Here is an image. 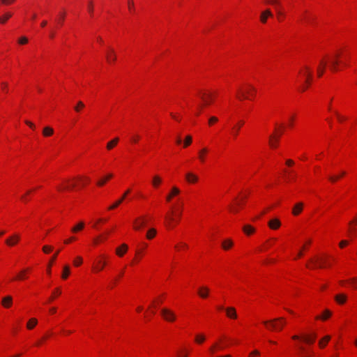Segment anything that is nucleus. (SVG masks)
Here are the masks:
<instances>
[{
	"instance_id": "obj_1",
	"label": "nucleus",
	"mask_w": 357,
	"mask_h": 357,
	"mask_svg": "<svg viewBox=\"0 0 357 357\" xmlns=\"http://www.w3.org/2000/svg\"><path fill=\"white\" fill-rule=\"evenodd\" d=\"M344 50L342 48L337 50L333 54L326 55L321 58L316 68V75L320 78L324 74L327 65L332 73H336L340 70V65L344 56Z\"/></svg>"
},
{
	"instance_id": "obj_2",
	"label": "nucleus",
	"mask_w": 357,
	"mask_h": 357,
	"mask_svg": "<svg viewBox=\"0 0 357 357\" xmlns=\"http://www.w3.org/2000/svg\"><path fill=\"white\" fill-rule=\"evenodd\" d=\"M297 81L303 89L313 86L315 82L313 69L307 64L301 67L298 73Z\"/></svg>"
},
{
	"instance_id": "obj_3",
	"label": "nucleus",
	"mask_w": 357,
	"mask_h": 357,
	"mask_svg": "<svg viewBox=\"0 0 357 357\" xmlns=\"http://www.w3.org/2000/svg\"><path fill=\"white\" fill-rule=\"evenodd\" d=\"M286 324L284 317H278L273 319L264 321V324L267 326L271 331H281Z\"/></svg>"
},
{
	"instance_id": "obj_4",
	"label": "nucleus",
	"mask_w": 357,
	"mask_h": 357,
	"mask_svg": "<svg viewBox=\"0 0 357 357\" xmlns=\"http://www.w3.org/2000/svg\"><path fill=\"white\" fill-rule=\"evenodd\" d=\"M105 59L107 63L109 66H114L117 61V54L112 46H107L104 52Z\"/></svg>"
},
{
	"instance_id": "obj_5",
	"label": "nucleus",
	"mask_w": 357,
	"mask_h": 357,
	"mask_svg": "<svg viewBox=\"0 0 357 357\" xmlns=\"http://www.w3.org/2000/svg\"><path fill=\"white\" fill-rule=\"evenodd\" d=\"M161 314L163 319L168 322H174L176 319V314L168 308H162L161 310Z\"/></svg>"
},
{
	"instance_id": "obj_6",
	"label": "nucleus",
	"mask_w": 357,
	"mask_h": 357,
	"mask_svg": "<svg viewBox=\"0 0 357 357\" xmlns=\"http://www.w3.org/2000/svg\"><path fill=\"white\" fill-rule=\"evenodd\" d=\"M316 338V334H312L309 335L299 336L298 335H294L292 336V339L294 340H303L306 344H312L314 342Z\"/></svg>"
},
{
	"instance_id": "obj_7",
	"label": "nucleus",
	"mask_w": 357,
	"mask_h": 357,
	"mask_svg": "<svg viewBox=\"0 0 357 357\" xmlns=\"http://www.w3.org/2000/svg\"><path fill=\"white\" fill-rule=\"evenodd\" d=\"M146 223V218L145 216H140L135 218L133 221V228L136 231L142 229Z\"/></svg>"
},
{
	"instance_id": "obj_8",
	"label": "nucleus",
	"mask_w": 357,
	"mask_h": 357,
	"mask_svg": "<svg viewBox=\"0 0 357 357\" xmlns=\"http://www.w3.org/2000/svg\"><path fill=\"white\" fill-rule=\"evenodd\" d=\"M273 17V14L269 8H267L260 13L259 22L262 24H266L268 20Z\"/></svg>"
},
{
	"instance_id": "obj_9",
	"label": "nucleus",
	"mask_w": 357,
	"mask_h": 357,
	"mask_svg": "<svg viewBox=\"0 0 357 357\" xmlns=\"http://www.w3.org/2000/svg\"><path fill=\"white\" fill-rule=\"evenodd\" d=\"M198 96L202 100L204 104H209L213 98V94L208 91H202L198 94Z\"/></svg>"
},
{
	"instance_id": "obj_10",
	"label": "nucleus",
	"mask_w": 357,
	"mask_h": 357,
	"mask_svg": "<svg viewBox=\"0 0 357 357\" xmlns=\"http://www.w3.org/2000/svg\"><path fill=\"white\" fill-rule=\"evenodd\" d=\"M325 261L326 260L323 258L312 259H310V261L312 264L311 268H324L325 266V265H324ZM307 266L310 268V266L308 264H307Z\"/></svg>"
},
{
	"instance_id": "obj_11",
	"label": "nucleus",
	"mask_w": 357,
	"mask_h": 357,
	"mask_svg": "<svg viewBox=\"0 0 357 357\" xmlns=\"http://www.w3.org/2000/svg\"><path fill=\"white\" fill-rule=\"evenodd\" d=\"M275 12L278 22H282L285 20L287 14L283 6L281 8H277V9L275 10Z\"/></svg>"
},
{
	"instance_id": "obj_12",
	"label": "nucleus",
	"mask_w": 357,
	"mask_h": 357,
	"mask_svg": "<svg viewBox=\"0 0 357 357\" xmlns=\"http://www.w3.org/2000/svg\"><path fill=\"white\" fill-rule=\"evenodd\" d=\"M20 238V236L18 234H14L6 240V243L9 246H13L19 241Z\"/></svg>"
},
{
	"instance_id": "obj_13",
	"label": "nucleus",
	"mask_w": 357,
	"mask_h": 357,
	"mask_svg": "<svg viewBox=\"0 0 357 357\" xmlns=\"http://www.w3.org/2000/svg\"><path fill=\"white\" fill-rule=\"evenodd\" d=\"M130 190L129 189L127 190L122 195V197L119 198V199H118L114 204H113L112 206L109 207V209L112 210L118 207L123 202V200L125 199L126 196L130 193Z\"/></svg>"
},
{
	"instance_id": "obj_14",
	"label": "nucleus",
	"mask_w": 357,
	"mask_h": 357,
	"mask_svg": "<svg viewBox=\"0 0 357 357\" xmlns=\"http://www.w3.org/2000/svg\"><path fill=\"white\" fill-rule=\"evenodd\" d=\"M179 193L180 190L177 187L173 186L171 189L170 192L166 197L167 202H170L172 197L178 195Z\"/></svg>"
},
{
	"instance_id": "obj_15",
	"label": "nucleus",
	"mask_w": 357,
	"mask_h": 357,
	"mask_svg": "<svg viewBox=\"0 0 357 357\" xmlns=\"http://www.w3.org/2000/svg\"><path fill=\"white\" fill-rule=\"evenodd\" d=\"M236 97L242 100L245 99H250L251 98V93L249 92V91H238V93L236 95Z\"/></svg>"
},
{
	"instance_id": "obj_16",
	"label": "nucleus",
	"mask_w": 357,
	"mask_h": 357,
	"mask_svg": "<svg viewBox=\"0 0 357 357\" xmlns=\"http://www.w3.org/2000/svg\"><path fill=\"white\" fill-rule=\"evenodd\" d=\"M208 152V150L206 147L202 148L198 151V159L200 160L201 162L204 163L205 162L206 156Z\"/></svg>"
},
{
	"instance_id": "obj_17",
	"label": "nucleus",
	"mask_w": 357,
	"mask_h": 357,
	"mask_svg": "<svg viewBox=\"0 0 357 357\" xmlns=\"http://www.w3.org/2000/svg\"><path fill=\"white\" fill-rule=\"evenodd\" d=\"M264 3L273 6L275 10H276L277 8L283 6L280 0H265Z\"/></svg>"
},
{
	"instance_id": "obj_18",
	"label": "nucleus",
	"mask_w": 357,
	"mask_h": 357,
	"mask_svg": "<svg viewBox=\"0 0 357 357\" xmlns=\"http://www.w3.org/2000/svg\"><path fill=\"white\" fill-rule=\"evenodd\" d=\"M13 16V13L11 12H6L2 15L0 16V24L3 25L5 24L10 18H11Z\"/></svg>"
},
{
	"instance_id": "obj_19",
	"label": "nucleus",
	"mask_w": 357,
	"mask_h": 357,
	"mask_svg": "<svg viewBox=\"0 0 357 357\" xmlns=\"http://www.w3.org/2000/svg\"><path fill=\"white\" fill-rule=\"evenodd\" d=\"M185 178L190 183H195L198 181V176L192 172H188L185 174Z\"/></svg>"
},
{
	"instance_id": "obj_20",
	"label": "nucleus",
	"mask_w": 357,
	"mask_h": 357,
	"mask_svg": "<svg viewBox=\"0 0 357 357\" xmlns=\"http://www.w3.org/2000/svg\"><path fill=\"white\" fill-rule=\"evenodd\" d=\"M225 310H226L227 316L229 318H231V319H236L237 318L236 311L234 307H229L226 308Z\"/></svg>"
},
{
	"instance_id": "obj_21",
	"label": "nucleus",
	"mask_w": 357,
	"mask_h": 357,
	"mask_svg": "<svg viewBox=\"0 0 357 357\" xmlns=\"http://www.w3.org/2000/svg\"><path fill=\"white\" fill-rule=\"evenodd\" d=\"M209 293V289L207 287H202L198 290L199 296L202 298L208 297Z\"/></svg>"
},
{
	"instance_id": "obj_22",
	"label": "nucleus",
	"mask_w": 357,
	"mask_h": 357,
	"mask_svg": "<svg viewBox=\"0 0 357 357\" xmlns=\"http://www.w3.org/2000/svg\"><path fill=\"white\" fill-rule=\"evenodd\" d=\"M280 225H281L280 221L277 218L271 220L268 222V226L272 229H277L278 228H279L280 227Z\"/></svg>"
},
{
	"instance_id": "obj_23",
	"label": "nucleus",
	"mask_w": 357,
	"mask_h": 357,
	"mask_svg": "<svg viewBox=\"0 0 357 357\" xmlns=\"http://www.w3.org/2000/svg\"><path fill=\"white\" fill-rule=\"evenodd\" d=\"M303 207V204L302 202H298L295 204L293 208L292 213L294 215H298L302 211Z\"/></svg>"
},
{
	"instance_id": "obj_24",
	"label": "nucleus",
	"mask_w": 357,
	"mask_h": 357,
	"mask_svg": "<svg viewBox=\"0 0 357 357\" xmlns=\"http://www.w3.org/2000/svg\"><path fill=\"white\" fill-rule=\"evenodd\" d=\"M128 250V245L125 243L122 244L121 247L117 248L116 253L118 256L122 257Z\"/></svg>"
},
{
	"instance_id": "obj_25",
	"label": "nucleus",
	"mask_w": 357,
	"mask_h": 357,
	"mask_svg": "<svg viewBox=\"0 0 357 357\" xmlns=\"http://www.w3.org/2000/svg\"><path fill=\"white\" fill-rule=\"evenodd\" d=\"M13 303V298L10 296H7L2 298L1 304L5 307H10Z\"/></svg>"
},
{
	"instance_id": "obj_26",
	"label": "nucleus",
	"mask_w": 357,
	"mask_h": 357,
	"mask_svg": "<svg viewBox=\"0 0 357 357\" xmlns=\"http://www.w3.org/2000/svg\"><path fill=\"white\" fill-rule=\"evenodd\" d=\"M127 6L128 12L130 14H135L136 11L135 4L134 0H127Z\"/></svg>"
},
{
	"instance_id": "obj_27",
	"label": "nucleus",
	"mask_w": 357,
	"mask_h": 357,
	"mask_svg": "<svg viewBox=\"0 0 357 357\" xmlns=\"http://www.w3.org/2000/svg\"><path fill=\"white\" fill-rule=\"evenodd\" d=\"M106 262L104 261H102L101 259H98L96 261V264L94 266V269L96 271H100L104 268V266H105Z\"/></svg>"
},
{
	"instance_id": "obj_28",
	"label": "nucleus",
	"mask_w": 357,
	"mask_h": 357,
	"mask_svg": "<svg viewBox=\"0 0 357 357\" xmlns=\"http://www.w3.org/2000/svg\"><path fill=\"white\" fill-rule=\"evenodd\" d=\"M280 136L275 137L274 135L269 137V144L271 147L275 148L277 146Z\"/></svg>"
},
{
	"instance_id": "obj_29",
	"label": "nucleus",
	"mask_w": 357,
	"mask_h": 357,
	"mask_svg": "<svg viewBox=\"0 0 357 357\" xmlns=\"http://www.w3.org/2000/svg\"><path fill=\"white\" fill-rule=\"evenodd\" d=\"M75 186V183H69V181L66 180L64 181V185L62 188H59V190H70Z\"/></svg>"
},
{
	"instance_id": "obj_30",
	"label": "nucleus",
	"mask_w": 357,
	"mask_h": 357,
	"mask_svg": "<svg viewBox=\"0 0 357 357\" xmlns=\"http://www.w3.org/2000/svg\"><path fill=\"white\" fill-rule=\"evenodd\" d=\"M335 300L339 304H344L347 301V296L345 294H337L335 296Z\"/></svg>"
},
{
	"instance_id": "obj_31",
	"label": "nucleus",
	"mask_w": 357,
	"mask_h": 357,
	"mask_svg": "<svg viewBox=\"0 0 357 357\" xmlns=\"http://www.w3.org/2000/svg\"><path fill=\"white\" fill-rule=\"evenodd\" d=\"M233 245V241L231 239H226L223 241L222 247L224 250H227Z\"/></svg>"
},
{
	"instance_id": "obj_32",
	"label": "nucleus",
	"mask_w": 357,
	"mask_h": 357,
	"mask_svg": "<svg viewBox=\"0 0 357 357\" xmlns=\"http://www.w3.org/2000/svg\"><path fill=\"white\" fill-rule=\"evenodd\" d=\"M87 11L91 17L93 15L94 3L92 0L89 1L87 3Z\"/></svg>"
},
{
	"instance_id": "obj_33",
	"label": "nucleus",
	"mask_w": 357,
	"mask_h": 357,
	"mask_svg": "<svg viewBox=\"0 0 357 357\" xmlns=\"http://www.w3.org/2000/svg\"><path fill=\"white\" fill-rule=\"evenodd\" d=\"M84 227V223L83 222H79L71 229V231L73 233H76L81 231Z\"/></svg>"
},
{
	"instance_id": "obj_34",
	"label": "nucleus",
	"mask_w": 357,
	"mask_h": 357,
	"mask_svg": "<svg viewBox=\"0 0 357 357\" xmlns=\"http://www.w3.org/2000/svg\"><path fill=\"white\" fill-rule=\"evenodd\" d=\"M66 18V13L61 12L59 14L57 18L56 19V21L59 25H63Z\"/></svg>"
},
{
	"instance_id": "obj_35",
	"label": "nucleus",
	"mask_w": 357,
	"mask_h": 357,
	"mask_svg": "<svg viewBox=\"0 0 357 357\" xmlns=\"http://www.w3.org/2000/svg\"><path fill=\"white\" fill-rule=\"evenodd\" d=\"M54 133V130L51 127L47 126L45 127L43 130V134L45 137H49L52 135Z\"/></svg>"
},
{
	"instance_id": "obj_36",
	"label": "nucleus",
	"mask_w": 357,
	"mask_h": 357,
	"mask_svg": "<svg viewBox=\"0 0 357 357\" xmlns=\"http://www.w3.org/2000/svg\"><path fill=\"white\" fill-rule=\"evenodd\" d=\"M37 323H38V321L36 319L31 318L29 320V321L26 324V327L28 329L31 330L36 326Z\"/></svg>"
},
{
	"instance_id": "obj_37",
	"label": "nucleus",
	"mask_w": 357,
	"mask_h": 357,
	"mask_svg": "<svg viewBox=\"0 0 357 357\" xmlns=\"http://www.w3.org/2000/svg\"><path fill=\"white\" fill-rule=\"evenodd\" d=\"M243 230L247 235H250L255 232V228L249 225H245Z\"/></svg>"
},
{
	"instance_id": "obj_38",
	"label": "nucleus",
	"mask_w": 357,
	"mask_h": 357,
	"mask_svg": "<svg viewBox=\"0 0 357 357\" xmlns=\"http://www.w3.org/2000/svg\"><path fill=\"white\" fill-rule=\"evenodd\" d=\"M162 183V178L158 175H155L153 178L152 184L156 188Z\"/></svg>"
},
{
	"instance_id": "obj_39",
	"label": "nucleus",
	"mask_w": 357,
	"mask_h": 357,
	"mask_svg": "<svg viewBox=\"0 0 357 357\" xmlns=\"http://www.w3.org/2000/svg\"><path fill=\"white\" fill-rule=\"evenodd\" d=\"M331 340V337L329 335L325 336L324 338L319 340V345L320 347L323 348L326 346V344Z\"/></svg>"
},
{
	"instance_id": "obj_40",
	"label": "nucleus",
	"mask_w": 357,
	"mask_h": 357,
	"mask_svg": "<svg viewBox=\"0 0 357 357\" xmlns=\"http://www.w3.org/2000/svg\"><path fill=\"white\" fill-rule=\"evenodd\" d=\"M112 176H113V175L112 174H109L107 175V176L105 178H103L102 179L98 181L97 184L99 186H102L103 185H105V183L107 182V181L110 179L111 178H112Z\"/></svg>"
},
{
	"instance_id": "obj_41",
	"label": "nucleus",
	"mask_w": 357,
	"mask_h": 357,
	"mask_svg": "<svg viewBox=\"0 0 357 357\" xmlns=\"http://www.w3.org/2000/svg\"><path fill=\"white\" fill-rule=\"evenodd\" d=\"M345 172H342L340 175H338V176H330L328 177V179L332 183H335L336 182L341 176H343L345 175Z\"/></svg>"
},
{
	"instance_id": "obj_42",
	"label": "nucleus",
	"mask_w": 357,
	"mask_h": 357,
	"mask_svg": "<svg viewBox=\"0 0 357 357\" xmlns=\"http://www.w3.org/2000/svg\"><path fill=\"white\" fill-rule=\"evenodd\" d=\"M156 234V230L153 228L148 230L146 233V238L148 239H152Z\"/></svg>"
},
{
	"instance_id": "obj_43",
	"label": "nucleus",
	"mask_w": 357,
	"mask_h": 357,
	"mask_svg": "<svg viewBox=\"0 0 357 357\" xmlns=\"http://www.w3.org/2000/svg\"><path fill=\"white\" fill-rule=\"evenodd\" d=\"M174 212L172 211V213L170 215H167L165 218L167 221V227H171L172 226V223L174 221V219L172 216Z\"/></svg>"
},
{
	"instance_id": "obj_44",
	"label": "nucleus",
	"mask_w": 357,
	"mask_h": 357,
	"mask_svg": "<svg viewBox=\"0 0 357 357\" xmlns=\"http://www.w3.org/2000/svg\"><path fill=\"white\" fill-rule=\"evenodd\" d=\"M59 250H58L55 255L54 256H52V257L51 258L50 262H49V265H48V268H47V273L49 274H50L51 273V266L52 265V263H54V261L56 259V257H57V255L59 254Z\"/></svg>"
},
{
	"instance_id": "obj_45",
	"label": "nucleus",
	"mask_w": 357,
	"mask_h": 357,
	"mask_svg": "<svg viewBox=\"0 0 357 357\" xmlns=\"http://www.w3.org/2000/svg\"><path fill=\"white\" fill-rule=\"evenodd\" d=\"M119 142V138L116 137L113 140L109 142L107 144V149H112Z\"/></svg>"
},
{
	"instance_id": "obj_46",
	"label": "nucleus",
	"mask_w": 357,
	"mask_h": 357,
	"mask_svg": "<svg viewBox=\"0 0 357 357\" xmlns=\"http://www.w3.org/2000/svg\"><path fill=\"white\" fill-rule=\"evenodd\" d=\"M17 43L20 45H26L29 43V39L26 36H22L18 38Z\"/></svg>"
},
{
	"instance_id": "obj_47",
	"label": "nucleus",
	"mask_w": 357,
	"mask_h": 357,
	"mask_svg": "<svg viewBox=\"0 0 357 357\" xmlns=\"http://www.w3.org/2000/svg\"><path fill=\"white\" fill-rule=\"evenodd\" d=\"M70 274V268L68 266H65L63 267V273H62V278L63 279H66L68 275Z\"/></svg>"
},
{
	"instance_id": "obj_48",
	"label": "nucleus",
	"mask_w": 357,
	"mask_h": 357,
	"mask_svg": "<svg viewBox=\"0 0 357 357\" xmlns=\"http://www.w3.org/2000/svg\"><path fill=\"white\" fill-rule=\"evenodd\" d=\"M298 348L301 355H303V356H305V357L310 356V354H309L307 350L303 346L299 345L298 347Z\"/></svg>"
},
{
	"instance_id": "obj_49",
	"label": "nucleus",
	"mask_w": 357,
	"mask_h": 357,
	"mask_svg": "<svg viewBox=\"0 0 357 357\" xmlns=\"http://www.w3.org/2000/svg\"><path fill=\"white\" fill-rule=\"evenodd\" d=\"M205 341V337L202 334H198L195 337V342L198 344H202Z\"/></svg>"
},
{
	"instance_id": "obj_50",
	"label": "nucleus",
	"mask_w": 357,
	"mask_h": 357,
	"mask_svg": "<svg viewBox=\"0 0 357 357\" xmlns=\"http://www.w3.org/2000/svg\"><path fill=\"white\" fill-rule=\"evenodd\" d=\"M26 271H27V270H26V269L22 270L18 273V275L16 276V278H14V280H22V279H24L25 275H26Z\"/></svg>"
},
{
	"instance_id": "obj_51",
	"label": "nucleus",
	"mask_w": 357,
	"mask_h": 357,
	"mask_svg": "<svg viewBox=\"0 0 357 357\" xmlns=\"http://www.w3.org/2000/svg\"><path fill=\"white\" fill-rule=\"evenodd\" d=\"M331 315V311L328 310H326L324 312L323 316L321 317H317V319H322L323 320H326Z\"/></svg>"
},
{
	"instance_id": "obj_52",
	"label": "nucleus",
	"mask_w": 357,
	"mask_h": 357,
	"mask_svg": "<svg viewBox=\"0 0 357 357\" xmlns=\"http://www.w3.org/2000/svg\"><path fill=\"white\" fill-rule=\"evenodd\" d=\"M192 141V138L190 135H187L184 141V147L188 146Z\"/></svg>"
},
{
	"instance_id": "obj_53",
	"label": "nucleus",
	"mask_w": 357,
	"mask_h": 357,
	"mask_svg": "<svg viewBox=\"0 0 357 357\" xmlns=\"http://www.w3.org/2000/svg\"><path fill=\"white\" fill-rule=\"evenodd\" d=\"M16 0H0V2L3 6H10L13 4Z\"/></svg>"
},
{
	"instance_id": "obj_54",
	"label": "nucleus",
	"mask_w": 357,
	"mask_h": 357,
	"mask_svg": "<svg viewBox=\"0 0 357 357\" xmlns=\"http://www.w3.org/2000/svg\"><path fill=\"white\" fill-rule=\"evenodd\" d=\"M75 266H79L82 263V259L81 257H77L73 261Z\"/></svg>"
},
{
	"instance_id": "obj_55",
	"label": "nucleus",
	"mask_w": 357,
	"mask_h": 357,
	"mask_svg": "<svg viewBox=\"0 0 357 357\" xmlns=\"http://www.w3.org/2000/svg\"><path fill=\"white\" fill-rule=\"evenodd\" d=\"M241 204V202H239L237 203L236 206H230L231 211L234 213H238V210H239L238 206H240Z\"/></svg>"
},
{
	"instance_id": "obj_56",
	"label": "nucleus",
	"mask_w": 357,
	"mask_h": 357,
	"mask_svg": "<svg viewBox=\"0 0 357 357\" xmlns=\"http://www.w3.org/2000/svg\"><path fill=\"white\" fill-rule=\"evenodd\" d=\"M84 107V103L82 101H79L77 105L75 107V110L79 112L81 108Z\"/></svg>"
},
{
	"instance_id": "obj_57",
	"label": "nucleus",
	"mask_w": 357,
	"mask_h": 357,
	"mask_svg": "<svg viewBox=\"0 0 357 357\" xmlns=\"http://www.w3.org/2000/svg\"><path fill=\"white\" fill-rule=\"evenodd\" d=\"M52 250V246H49V245H45L43 246V251L45 252V253H49L50 251Z\"/></svg>"
},
{
	"instance_id": "obj_58",
	"label": "nucleus",
	"mask_w": 357,
	"mask_h": 357,
	"mask_svg": "<svg viewBox=\"0 0 357 357\" xmlns=\"http://www.w3.org/2000/svg\"><path fill=\"white\" fill-rule=\"evenodd\" d=\"M31 192V190H28L25 195H23L21 196V199L24 202H27L28 199H27V195L29 194H30Z\"/></svg>"
},
{
	"instance_id": "obj_59",
	"label": "nucleus",
	"mask_w": 357,
	"mask_h": 357,
	"mask_svg": "<svg viewBox=\"0 0 357 357\" xmlns=\"http://www.w3.org/2000/svg\"><path fill=\"white\" fill-rule=\"evenodd\" d=\"M96 42L99 43L100 45H103L105 43V41L103 38L101 36H98L96 38Z\"/></svg>"
},
{
	"instance_id": "obj_60",
	"label": "nucleus",
	"mask_w": 357,
	"mask_h": 357,
	"mask_svg": "<svg viewBox=\"0 0 357 357\" xmlns=\"http://www.w3.org/2000/svg\"><path fill=\"white\" fill-rule=\"evenodd\" d=\"M218 121V119L215 116H212L209 119L208 123L209 124H212Z\"/></svg>"
},
{
	"instance_id": "obj_61",
	"label": "nucleus",
	"mask_w": 357,
	"mask_h": 357,
	"mask_svg": "<svg viewBox=\"0 0 357 357\" xmlns=\"http://www.w3.org/2000/svg\"><path fill=\"white\" fill-rule=\"evenodd\" d=\"M347 245H348V241H345V240H343V241H340V247L342 248Z\"/></svg>"
},
{
	"instance_id": "obj_62",
	"label": "nucleus",
	"mask_w": 357,
	"mask_h": 357,
	"mask_svg": "<svg viewBox=\"0 0 357 357\" xmlns=\"http://www.w3.org/2000/svg\"><path fill=\"white\" fill-rule=\"evenodd\" d=\"M25 123L32 129H35L36 128L35 125L29 121H25Z\"/></svg>"
},
{
	"instance_id": "obj_63",
	"label": "nucleus",
	"mask_w": 357,
	"mask_h": 357,
	"mask_svg": "<svg viewBox=\"0 0 357 357\" xmlns=\"http://www.w3.org/2000/svg\"><path fill=\"white\" fill-rule=\"evenodd\" d=\"M244 123V122L243 121H240L239 122V126L237 127V128L235 130V132H234V135L236 136L237 134H238V132L240 129V126H242L243 124Z\"/></svg>"
},
{
	"instance_id": "obj_64",
	"label": "nucleus",
	"mask_w": 357,
	"mask_h": 357,
	"mask_svg": "<svg viewBox=\"0 0 357 357\" xmlns=\"http://www.w3.org/2000/svg\"><path fill=\"white\" fill-rule=\"evenodd\" d=\"M286 164L288 165V166H291L294 164V162L291 160V159H288L286 160Z\"/></svg>"
}]
</instances>
